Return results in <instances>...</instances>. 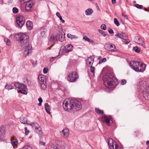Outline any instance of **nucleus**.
<instances>
[{
  "label": "nucleus",
  "instance_id": "nucleus-1",
  "mask_svg": "<svg viewBox=\"0 0 149 149\" xmlns=\"http://www.w3.org/2000/svg\"><path fill=\"white\" fill-rule=\"evenodd\" d=\"M63 106L64 110L67 111L73 109L78 111L82 108L80 102L74 99H65L63 102Z\"/></svg>",
  "mask_w": 149,
  "mask_h": 149
},
{
  "label": "nucleus",
  "instance_id": "nucleus-2",
  "mask_svg": "<svg viewBox=\"0 0 149 149\" xmlns=\"http://www.w3.org/2000/svg\"><path fill=\"white\" fill-rule=\"evenodd\" d=\"M103 80L104 86L108 88H112L117 85V79L112 74L107 73L103 77Z\"/></svg>",
  "mask_w": 149,
  "mask_h": 149
},
{
  "label": "nucleus",
  "instance_id": "nucleus-3",
  "mask_svg": "<svg viewBox=\"0 0 149 149\" xmlns=\"http://www.w3.org/2000/svg\"><path fill=\"white\" fill-rule=\"evenodd\" d=\"M130 65L132 69L137 72H143L146 68V65L140 62L133 61L130 62Z\"/></svg>",
  "mask_w": 149,
  "mask_h": 149
},
{
  "label": "nucleus",
  "instance_id": "nucleus-4",
  "mask_svg": "<svg viewBox=\"0 0 149 149\" xmlns=\"http://www.w3.org/2000/svg\"><path fill=\"white\" fill-rule=\"evenodd\" d=\"M17 40L19 41L22 46L26 47L29 45V37L25 34L20 33L15 35Z\"/></svg>",
  "mask_w": 149,
  "mask_h": 149
},
{
  "label": "nucleus",
  "instance_id": "nucleus-5",
  "mask_svg": "<svg viewBox=\"0 0 149 149\" xmlns=\"http://www.w3.org/2000/svg\"><path fill=\"white\" fill-rule=\"evenodd\" d=\"M79 78L78 74L77 72L73 71L70 72L68 75L67 79L68 81L72 82H74Z\"/></svg>",
  "mask_w": 149,
  "mask_h": 149
},
{
  "label": "nucleus",
  "instance_id": "nucleus-6",
  "mask_svg": "<svg viewBox=\"0 0 149 149\" xmlns=\"http://www.w3.org/2000/svg\"><path fill=\"white\" fill-rule=\"evenodd\" d=\"M16 21L17 25V26L19 28H21L24 24V18L22 16L19 15L16 18Z\"/></svg>",
  "mask_w": 149,
  "mask_h": 149
},
{
  "label": "nucleus",
  "instance_id": "nucleus-7",
  "mask_svg": "<svg viewBox=\"0 0 149 149\" xmlns=\"http://www.w3.org/2000/svg\"><path fill=\"white\" fill-rule=\"evenodd\" d=\"M112 117L111 116L104 115L101 118L102 121L104 123H105L107 125L110 126L112 123Z\"/></svg>",
  "mask_w": 149,
  "mask_h": 149
},
{
  "label": "nucleus",
  "instance_id": "nucleus-8",
  "mask_svg": "<svg viewBox=\"0 0 149 149\" xmlns=\"http://www.w3.org/2000/svg\"><path fill=\"white\" fill-rule=\"evenodd\" d=\"M62 31V30L61 31H59L58 33H57L56 36L57 40H59L61 42L64 41L65 37V34H63Z\"/></svg>",
  "mask_w": 149,
  "mask_h": 149
},
{
  "label": "nucleus",
  "instance_id": "nucleus-9",
  "mask_svg": "<svg viewBox=\"0 0 149 149\" xmlns=\"http://www.w3.org/2000/svg\"><path fill=\"white\" fill-rule=\"evenodd\" d=\"M73 46L71 44H69L66 45L64 47V48L63 49L62 51L64 52L65 53H68L71 52L73 49Z\"/></svg>",
  "mask_w": 149,
  "mask_h": 149
},
{
  "label": "nucleus",
  "instance_id": "nucleus-10",
  "mask_svg": "<svg viewBox=\"0 0 149 149\" xmlns=\"http://www.w3.org/2000/svg\"><path fill=\"white\" fill-rule=\"evenodd\" d=\"M32 52V47L31 45H29L27 46V47L24 50V54L25 56H26L29 55V54H31Z\"/></svg>",
  "mask_w": 149,
  "mask_h": 149
},
{
  "label": "nucleus",
  "instance_id": "nucleus-11",
  "mask_svg": "<svg viewBox=\"0 0 149 149\" xmlns=\"http://www.w3.org/2000/svg\"><path fill=\"white\" fill-rule=\"evenodd\" d=\"M134 40L137 43L143 47H145V43L141 38L137 36L136 37H135Z\"/></svg>",
  "mask_w": 149,
  "mask_h": 149
},
{
  "label": "nucleus",
  "instance_id": "nucleus-12",
  "mask_svg": "<svg viewBox=\"0 0 149 149\" xmlns=\"http://www.w3.org/2000/svg\"><path fill=\"white\" fill-rule=\"evenodd\" d=\"M14 86L17 88L24 89L26 88V86L23 84L20 83L19 82H16L14 84Z\"/></svg>",
  "mask_w": 149,
  "mask_h": 149
},
{
  "label": "nucleus",
  "instance_id": "nucleus-13",
  "mask_svg": "<svg viewBox=\"0 0 149 149\" xmlns=\"http://www.w3.org/2000/svg\"><path fill=\"white\" fill-rule=\"evenodd\" d=\"M143 96L146 100L149 99V89L146 88L143 91Z\"/></svg>",
  "mask_w": 149,
  "mask_h": 149
},
{
  "label": "nucleus",
  "instance_id": "nucleus-14",
  "mask_svg": "<svg viewBox=\"0 0 149 149\" xmlns=\"http://www.w3.org/2000/svg\"><path fill=\"white\" fill-rule=\"evenodd\" d=\"M38 79L40 81V83H46V79L45 76L43 75H39L38 77Z\"/></svg>",
  "mask_w": 149,
  "mask_h": 149
},
{
  "label": "nucleus",
  "instance_id": "nucleus-15",
  "mask_svg": "<svg viewBox=\"0 0 149 149\" xmlns=\"http://www.w3.org/2000/svg\"><path fill=\"white\" fill-rule=\"evenodd\" d=\"M112 47V44L110 43L106 44L104 45V48L106 50L110 52H115V49H111V47Z\"/></svg>",
  "mask_w": 149,
  "mask_h": 149
},
{
  "label": "nucleus",
  "instance_id": "nucleus-16",
  "mask_svg": "<svg viewBox=\"0 0 149 149\" xmlns=\"http://www.w3.org/2000/svg\"><path fill=\"white\" fill-rule=\"evenodd\" d=\"M40 34L42 37H45L46 36V33L47 31L46 28L45 27H41L40 29Z\"/></svg>",
  "mask_w": 149,
  "mask_h": 149
},
{
  "label": "nucleus",
  "instance_id": "nucleus-17",
  "mask_svg": "<svg viewBox=\"0 0 149 149\" xmlns=\"http://www.w3.org/2000/svg\"><path fill=\"white\" fill-rule=\"evenodd\" d=\"M62 134L65 137H68L69 134V130L67 128L64 129L62 131Z\"/></svg>",
  "mask_w": 149,
  "mask_h": 149
},
{
  "label": "nucleus",
  "instance_id": "nucleus-18",
  "mask_svg": "<svg viewBox=\"0 0 149 149\" xmlns=\"http://www.w3.org/2000/svg\"><path fill=\"white\" fill-rule=\"evenodd\" d=\"M108 143L110 149H114V145L113 143V140L111 138L108 139Z\"/></svg>",
  "mask_w": 149,
  "mask_h": 149
},
{
  "label": "nucleus",
  "instance_id": "nucleus-19",
  "mask_svg": "<svg viewBox=\"0 0 149 149\" xmlns=\"http://www.w3.org/2000/svg\"><path fill=\"white\" fill-rule=\"evenodd\" d=\"M33 4V3L32 2H27L25 7L26 10H30V8H32Z\"/></svg>",
  "mask_w": 149,
  "mask_h": 149
},
{
  "label": "nucleus",
  "instance_id": "nucleus-20",
  "mask_svg": "<svg viewBox=\"0 0 149 149\" xmlns=\"http://www.w3.org/2000/svg\"><path fill=\"white\" fill-rule=\"evenodd\" d=\"M26 26L27 28L30 30H31L33 27L32 23L30 21H27L26 23Z\"/></svg>",
  "mask_w": 149,
  "mask_h": 149
},
{
  "label": "nucleus",
  "instance_id": "nucleus-21",
  "mask_svg": "<svg viewBox=\"0 0 149 149\" xmlns=\"http://www.w3.org/2000/svg\"><path fill=\"white\" fill-rule=\"evenodd\" d=\"M20 122L24 124H27L29 121H28V119L27 118L25 117H22L20 119Z\"/></svg>",
  "mask_w": 149,
  "mask_h": 149
},
{
  "label": "nucleus",
  "instance_id": "nucleus-22",
  "mask_svg": "<svg viewBox=\"0 0 149 149\" xmlns=\"http://www.w3.org/2000/svg\"><path fill=\"white\" fill-rule=\"evenodd\" d=\"M93 12V10L91 8H89L85 11V14L87 15H91Z\"/></svg>",
  "mask_w": 149,
  "mask_h": 149
},
{
  "label": "nucleus",
  "instance_id": "nucleus-23",
  "mask_svg": "<svg viewBox=\"0 0 149 149\" xmlns=\"http://www.w3.org/2000/svg\"><path fill=\"white\" fill-rule=\"evenodd\" d=\"M115 36H118V37L123 39L124 40H126L127 39V37L125 36H124L123 34H122L121 33H118L116 34H115Z\"/></svg>",
  "mask_w": 149,
  "mask_h": 149
},
{
  "label": "nucleus",
  "instance_id": "nucleus-24",
  "mask_svg": "<svg viewBox=\"0 0 149 149\" xmlns=\"http://www.w3.org/2000/svg\"><path fill=\"white\" fill-rule=\"evenodd\" d=\"M35 132L39 134H41L42 133V131L41 128L40 127L36 128L35 130Z\"/></svg>",
  "mask_w": 149,
  "mask_h": 149
},
{
  "label": "nucleus",
  "instance_id": "nucleus-25",
  "mask_svg": "<svg viewBox=\"0 0 149 149\" xmlns=\"http://www.w3.org/2000/svg\"><path fill=\"white\" fill-rule=\"evenodd\" d=\"M45 110L47 113H48L49 112L50 108V107L47 103H46L45 104Z\"/></svg>",
  "mask_w": 149,
  "mask_h": 149
},
{
  "label": "nucleus",
  "instance_id": "nucleus-26",
  "mask_svg": "<svg viewBox=\"0 0 149 149\" xmlns=\"http://www.w3.org/2000/svg\"><path fill=\"white\" fill-rule=\"evenodd\" d=\"M95 112L97 113L102 115L104 114V112L102 110H101L98 108H95Z\"/></svg>",
  "mask_w": 149,
  "mask_h": 149
},
{
  "label": "nucleus",
  "instance_id": "nucleus-27",
  "mask_svg": "<svg viewBox=\"0 0 149 149\" xmlns=\"http://www.w3.org/2000/svg\"><path fill=\"white\" fill-rule=\"evenodd\" d=\"M56 15L59 18V19L62 23H64L65 22L64 20L62 19V17L59 13L57 12L56 13Z\"/></svg>",
  "mask_w": 149,
  "mask_h": 149
},
{
  "label": "nucleus",
  "instance_id": "nucleus-28",
  "mask_svg": "<svg viewBox=\"0 0 149 149\" xmlns=\"http://www.w3.org/2000/svg\"><path fill=\"white\" fill-rule=\"evenodd\" d=\"M40 86L42 89L43 90H45L46 89L47 87L46 83H40Z\"/></svg>",
  "mask_w": 149,
  "mask_h": 149
},
{
  "label": "nucleus",
  "instance_id": "nucleus-29",
  "mask_svg": "<svg viewBox=\"0 0 149 149\" xmlns=\"http://www.w3.org/2000/svg\"><path fill=\"white\" fill-rule=\"evenodd\" d=\"M94 56H91L90 57L88 58L87 61H91V62H94Z\"/></svg>",
  "mask_w": 149,
  "mask_h": 149
},
{
  "label": "nucleus",
  "instance_id": "nucleus-30",
  "mask_svg": "<svg viewBox=\"0 0 149 149\" xmlns=\"http://www.w3.org/2000/svg\"><path fill=\"white\" fill-rule=\"evenodd\" d=\"M17 92L18 93H21L26 94L27 93V92L25 90L22 89V90H17Z\"/></svg>",
  "mask_w": 149,
  "mask_h": 149
},
{
  "label": "nucleus",
  "instance_id": "nucleus-31",
  "mask_svg": "<svg viewBox=\"0 0 149 149\" xmlns=\"http://www.w3.org/2000/svg\"><path fill=\"white\" fill-rule=\"evenodd\" d=\"M5 88L6 89L8 90H10L12 89L13 88V86L12 85L10 84L6 85L5 86Z\"/></svg>",
  "mask_w": 149,
  "mask_h": 149
},
{
  "label": "nucleus",
  "instance_id": "nucleus-32",
  "mask_svg": "<svg viewBox=\"0 0 149 149\" xmlns=\"http://www.w3.org/2000/svg\"><path fill=\"white\" fill-rule=\"evenodd\" d=\"M12 10L13 13L14 14H17L19 12L18 9L16 7L13 8L12 9Z\"/></svg>",
  "mask_w": 149,
  "mask_h": 149
},
{
  "label": "nucleus",
  "instance_id": "nucleus-33",
  "mask_svg": "<svg viewBox=\"0 0 149 149\" xmlns=\"http://www.w3.org/2000/svg\"><path fill=\"white\" fill-rule=\"evenodd\" d=\"M133 50L136 52L139 53L140 51V49L137 47H133Z\"/></svg>",
  "mask_w": 149,
  "mask_h": 149
},
{
  "label": "nucleus",
  "instance_id": "nucleus-34",
  "mask_svg": "<svg viewBox=\"0 0 149 149\" xmlns=\"http://www.w3.org/2000/svg\"><path fill=\"white\" fill-rule=\"evenodd\" d=\"M31 125L35 129L40 127L38 124L36 123H32Z\"/></svg>",
  "mask_w": 149,
  "mask_h": 149
},
{
  "label": "nucleus",
  "instance_id": "nucleus-35",
  "mask_svg": "<svg viewBox=\"0 0 149 149\" xmlns=\"http://www.w3.org/2000/svg\"><path fill=\"white\" fill-rule=\"evenodd\" d=\"M4 40L7 45L8 46L10 45V41L7 38H5Z\"/></svg>",
  "mask_w": 149,
  "mask_h": 149
},
{
  "label": "nucleus",
  "instance_id": "nucleus-36",
  "mask_svg": "<svg viewBox=\"0 0 149 149\" xmlns=\"http://www.w3.org/2000/svg\"><path fill=\"white\" fill-rule=\"evenodd\" d=\"M50 40L52 42H54L57 40L56 37L55 38L54 36H51L50 38Z\"/></svg>",
  "mask_w": 149,
  "mask_h": 149
},
{
  "label": "nucleus",
  "instance_id": "nucleus-37",
  "mask_svg": "<svg viewBox=\"0 0 149 149\" xmlns=\"http://www.w3.org/2000/svg\"><path fill=\"white\" fill-rule=\"evenodd\" d=\"M114 24L117 26H119L120 24L119 22L117 20V19L116 18H115L114 19Z\"/></svg>",
  "mask_w": 149,
  "mask_h": 149
},
{
  "label": "nucleus",
  "instance_id": "nucleus-38",
  "mask_svg": "<svg viewBox=\"0 0 149 149\" xmlns=\"http://www.w3.org/2000/svg\"><path fill=\"white\" fill-rule=\"evenodd\" d=\"M0 132L5 134V127L4 126H3L1 127Z\"/></svg>",
  "mask_w": 149,
  "mask_h": 149
},
{
  "label": "nucleus",
  "instance_id": "nucleus-39",
  "mask_svg": "<svg viewBox=\"0 0 149 149\" xmlns=\"http://www.w3.org/2000/svg\"><path fill=\"white\" fill-rule=\"evenodd\" d=\"M107 61V59L106 58H104L103 59L101 60L98 63L99 64H102L103 62H104Z\"/></svg>",
  "mask_w": 149,
  "mask_h": 149
},
{
  "label": "nucleus",
  "instance_id": "nucleus-40",
  "mask_svg": "<svg viewBox=\"0 0 149 149\" xmlns=\"http://www.w3.org/2000/svg\"><path fill=\"white\" fill-rule=\"evenodd\" d=\"M98 32L101 33L104 37H105L106 36L107 34L105 33L104 31H102V30L100 29H98Z\"/></svg>",
  "mask_w": 149,
  "mask_h": 149
},
{
  "label": "nucleus",
  "instance_id": "nucleus-41",
  "mask_svg": "<svg viewBox=\"0 0 149 149\" xmlns=\"http://www.w3.org/2000/svg\"><path fill=\"white\" fill-rule=\"evenodd\" d=\"M135 6L137 8L140 9H143V6L141 5H140L138 4H136L135 5Z\"/></svg>",
  "mask_w": 149,
  "mask_h": 149
},
{
  "label": "nucleus",
  "instance_id": "nucleus-42",
  "mask_svg": "<svg viewBox=\"0 0 149 149\" xmlns=\"http://www.w3.org/2000/svg\"><path fill=\"white\" fill-rule=\"evenodd\" d=\"M22 149H33L29 145H27L24 146Z\"/></svg>",
  "mask_w": 149,
  "mask_h": 149
},
{
  "label": "nucleus",
  "instance_id": "nucleus-43",
  "mask_svg": "<svg viewBox=\"0 0 149 149\" xmlns=\"http://www.w3.org/2000/svg\"><path fill=\"white\" fill-rule=\"evenodd\" d=\"M24 130L25 131V134L26 135H27L29 132V131L27 129V127H25Z\"/></svg>",
  "mask_w": 149,
  "mask_h": 149
},
{
  "label": "nucleus",
  "instance_id": "nucleus-44",
  "mask_svg": "<svg viewBox=\"0 0 149 149\" xmlns=\"http://www.w3.org/2000/svg\"><path fill=\"white\" fill-rule=\"evenodd\" d=\"M5 134L0 132V140H1L4 137Z\"/></svg>",
  "mask_w": 149,
  "mask_h": 149
},
{
  "label": "nucleus",
  "instance_id": "nucleus-45",
  "mask_svg": "<svg viewBox=\"0 0 149 149\" xmlns=\"http://www.w3.org/2000/svg\"><path fill=\"white\" fill-rule=\"evenodd\" d=\"M11 144L13 146H16L17 145V141L15 140H12L11 141Z\"/></svg>",
  "mask_w": 149,
  "mask_h": 149
},
{
  "label": "nucleus",
  "instance_id": "nucleus-46",
  "mask_svg": "<svg viewBox=\"0 0 149 149\" xmlns=\"http://www.w3.org/2000/svg\"><path fill=\"white\" fill-rule=\"evenodd\" d=\"M101 28L102 29L105 30L106 29L107 27L104 24H102L101 26Z\"/></svg>",
  "mask_w": 149,
  "mask_h": 149
},
{
  "label": "nucleus",
  "instance_id": "nucleus-47",
  "mask_svg": "<svg viewBox=\"0 0 149 149\" xmlns=\"http://www.w3.org/2000/svg\"><path fill=\"white\" fill-rule=\"evenodd\" d=\"M93 63V62H91V61H86V63L87 65L89 67L92 66V65Z\"/></svg>",
  "mask_w": 149,
  "mask_h": 149
},
{
  "label": "nucleus",
  "instance_id": "nucleus-48",
  "mask_svg": "<svg viewBox=\"0 0 149 149\" xmlns=\"http://www.w3.org/2000/svg\"><path fill=\"white\" fill-rule=\"evenodd\" d=\"M91 67L90 70L93 73V74L94 73L95 70V68L94 67H93L92 66H91Z\"/></svg>",
  "mask_w": 149,
  "mask_h": 149
},
{
  "label": "nucleus",
  "instance_id": "nucleus-49",
  "mask_svg": "<svg viewBox=\"0 0 149 149\" xmlns=\"http://www.w3.org/2000/svg\"><path fill=\"white\" fill-rule=\"evenodd\" d=\"M57 56L51 57L49 59V61L50 62H52L57 57Z\"/></svg>",
  "mask_w": 149,
  "mask_h": 149
},
{
  "label": "nucleus",
  "instance_id": "nucleus-50",
  "mask_svg": "<svg viewBox=\"0 0 149 149\" xmlns=\"http://www.w3.org/2000/svg\"><path fill=\"white\" fill-rule=\"evenodd\" d=\"M83 39L85 40L86 41L88 42L90 39L88 38L86 36H84L83 37Z\"/></svg>",
  "mask_w": 149,
  "mask_h": 149
},
{
  "label": "nucleus",
  "instance_id": "nucleus-51",
  "mask_svg": "<svg viewBox=\"0 0 149 149\" xmlns=\"http://www.w3.org/2000/svg\"><path fill=\"white\" fill-rule=\"evenodd\" d=\"M48 70L46 68H44L43 70V72L44 74H45L47 72Z\"/></svg>",
  "mask_w": 149,
  "mask_h": 149
},
{
  "label": "nucleus",
  "instance_id": "nucleus-52",
  "mask_svg": "<svg viewBox=\"0 0 149 149\" xmlns=\"http://www.w3.org/2000/svg\"><path fill=\"white\" fill-rule=\"evenodd\" d=\"M126 83V81L125 79H123L121 81V84L122 85L125 84Z\"/></svg>",
  "mask_w": 149,
  "mask_h": 149
},
{
  "label": "nucleus",
  "instance_id": "nucleus-53",
  "mask_svg": "<svg viewBox=\"0 0 149 149\" xmlns=\"http://www.w3.org/2000/svg\"><path fill=\"white\" fill-rule=\"evenodd\" d=\"M112 47H111V49H115V52H116V48L115 46L114 45L112 44Z\"/></svg>",
  "mask_w": 149,
  "mask_h": 149
},
{
  "label": "nucleus",
  "instance_id": "nucleus-54",
  "mask_svg": "<svg viewBox=\"0 0 149 149\" xmlns=\"http://www.w3.org/2000/svg\"><path fill=\"white\" fill-rule=\"evenodd\" d=\"M72 35L70 33H68L67 34V37L70 38L71 39L72 38Z\"/></svg>",
  "mask_w": 149,
  "mask_h": 149
},
{
  "label": "nucleus",
  "instance_id": "nucleus-55",
  "mask_svg": "<svg viewBox=\"0 0 149 149\" xmlns=\"http://www.w3.org/2000/svg\"><path fill=\"white\" fill-rule=\"evenodd\" d=\"M78 38V37L72 35V38L71 39H77Z\"/></svg>",
  "mask_w": 149,
  "mask_h": 149
},
{
  "label": "nucleus",
  "instance_id": "nucleus-56",
  "mask_svg": "<svg viewBox=\"0 0 149 149\" xmlns=\"http://www.w3.org/2000/svg\"><path fill=\"white\" fill-rule=\"evenodd\" d=\"M122 16H123V17H124L126 19H128V17L127 15L124 14V13H122Z\"/></svg>",
  "mask_w": 149,
  "mask_h": 149
},
{
  "label": "nucleus",
  "instance_id": "nucleus-57",
  "mask_svg": "<svg viewBox=\"0 0 149 149\" xmlns=\"http://www.w3.org/2000/svg\"><path fill=\"white\" fill-rule=\"evenodd\" d=\"M115 149H120V148L119 147L118 145L116 144H115Z\"/></svg>",
  "mask_w": 149,
  "mask_h": 149
},
{
  "label": "nucleus",
  "instance_id": "nucleus-58",
  "mask_svg": "<svg viewBox=\"0 0 149 149\" xmlns=\"http://www.w3.org/2000/svg\"><path fill=\"white\" fill-rule=\"evenodd\" d=\"M109 33H113V31L112 29H111L109 30Z\"/></svg>",
  "mask_w": 149,
  "mask_h": 149
},
{
  "label": "nucleus",
  "instance_id": "nucleus-59",
  "mask_svg": "<svg viewBox=\"0 0 149 149\" xmlns=\"http://www.w3.org/2000/svg\"><path fill=\"white\" fill-rule=\"evenodd\" d=\"M40 145L44 146H45V142H43V141L40 142Z\"/></svg>",
  "mask_w": 149,
  "mask_h": 149
},
{
  "label": "nucleus",
  "instance_id": "nucleus-60",
  "mask_svg": "<svg viewBox=\"0 0 149 149\" xmlns=\"http://www.w3.org/2000/svg\"><path fill=\"white\" fill-rule=\"evenodd\" d=\"M88 42H89V43H90L92 44H93L94 43L93 41L90 39H89V41H88Z\"/></svg>",
  "mask_w": 149,
  "mask_h": 149
},
{
  "label": "nucleus",
  "instance_id": "nucleus-61",
  "mask_svg": "<svg viewBox=\"0 0 149 149\" xmlns=\"http://www.w3.org/2000/svg\"><path fill=\"white\" fill-rule=\"evenodd\" d=\"M38 100L39 101V102H42V98L41 97L39 98L38 99Z\"/></svg>",
  "mask_w": 149,
  "mask_h": 149
},
{
  "label": "nucleus",
  "instance_id": "nucleus-62",
  "mask_svg": "<svg viewBox=\"0 0 149 149\" xmlns=\"http://www.w3.org/2000/svg\"><path fill=\"white\" fill-rule=\"evenodd\" d=\"M125 40H126V41H125V42L126 44H128L130 42V40H127V39Z\"/></svg>",
  "mask_w": 149,
  "mask_h": 149
},
{
  "label": "nucleus",
  "instance_id": "nucleus-63",
  "mask_svg": "<svg viewBox=\"0 0 149 149\" xmlns=\"http://www.w3.org/2000/svg\"><path fill=\"white\" fill-rule=\"evenodd\" d=\"M36 61L33 62H32V64L34 66H35L36 65Z\"/></svg>",
  "mask_w": 149,
  "mask_h": 149
},
{
  "label": "nucleus",
  "instance_id": "nucleus-64",
  "mask_svg": "<svg viewBox=\"0 0 149 149\" xmlns=\"http://www.w3.org/2000/svg\"><path fill=\"white\" fill-rule=\"evenodd\" d=\"M111 2L113 4H115L116 3V0H111Z\"/></svg>",
  "mask_w": 149,
  "mask_h": 149
}]
</instances>
